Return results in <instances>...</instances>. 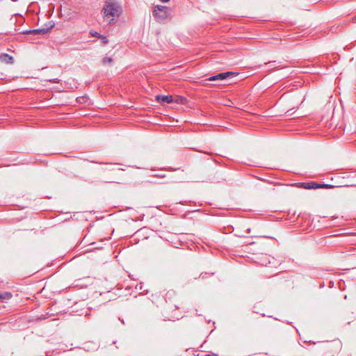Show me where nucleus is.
Here are the masks:
<instances>
[{
	"label": "nucleus",
	"mask_w": 356,
	"mask_h": 356,
	"mask_svg": "<svg viewBox=\"0 0 356 356\" xmlns=\"http://www.w3.org/2000/svg\"><path fill=\"white\" fill-rule=\"evenodd\" d=\"M102 13L104 19L110 24L119 17L122 13V8L118 3L109 0L105 2Z\"/></svg>",
	"instance_id": "1"
},
{
	"label": "nucleus",
	"mask_w": 356,
	"mask_h": 356,
	"mask_svg": "<svg viewBox=\"0 0 356 356\" xmlns=\"http://www.w3.org/2000/svg\"><path fill=\"white\" fill-rule=\"evenodd\" d=\"M170 10L165 6L157 5L154 7L153 15L155 19L159 22H163L170 17Z\"/></svg>",
	"instance_id": "2"
},
{
	"label": "nucleus",
	"mask_w": 356,
	"mask_h": 356,
	"mask_svg": "<svg viewBox=\"0 0 356 356\" xmlns=\"http://www.w3.org/2000/svg\"><path fill=\"white\" fill-rule=\"evenodd\" d=\"M234 73L231 72L220 73L217 75L211 76L209 78V81L223 80Z\"/></svg>",
	"instance_id": "3"
},
{
	"label": "nucleus",
	"mask_w": 356,
	"mask_h": 356,
	"mask_svg": "<svg viewBox=\"0 0 356 356\" xmlns=\"http://www.w3.org/2000/svg\"><path fill=\"white\" fill-rule=\"evenodd\" d=\"M156 99L159 102L168 104L172 103L174 101L173 97L171 95H157Z\"/></svg>",
	"instance_id": "4"
},
{
	"label": "nucleus",
	"mask_w": 356,
	"mask_h": 356,
	"mask_svg": "<svg viewBox=\"0 0 356 356\" xmlns=\"http://www.w3.org/2000/svg\"><path fill=\"white\" fill-rule=\"evenodd\" d=\"M301 185L304 188L306 189H316V188H320V184H317L315 182H307V183H302Z\"/></svg>",
	"instance_id": "5"
},
{
	"label": "nucleus",
	"mask_w": 356,
	"mask_h": 356,
	"mask_svg": "<svg viewBox=\"0 0 356 356\" xmlns=\"http://www.w3.org/2000/svg\"><path fill=\"white\" fill-rule=\"evenodd\" d=\"M0 60L5 63H13V56L8 55V54H3L0 55Z\"/></svg>",
	"instance_id": "6"
},
{
	"label": "nucleus",
	"mask_w": 356,
	"mask_h": 356,
	"mask_svg": "<svg viewBox=\"0 0 356 356\" xmlns=\"http://www.w3.org/2000/svg\"><path fill=\"white\" fill-rule=\"evenodd\" d=\"M49 29H38L26 31L29 34H44L49 31Z\"/></svg>",
	"instance_id": "7"
},
{
	"label": "nucleus",
	"mask_w": 356,
	"mask_h": 356,
	"mask_svg": "<svg viewBox=\"0 0 356 356\" xmlns=\"http://www.w3.org/2000/svg\"><path fill=\"white\" fill-rule=\"evenodd\" d=\"M12 293L10 292H4L0 293V300L2 301H6L10 300L12 298Z\"/></svg>",
	"instance_id": "8"
},
{
	"label": "nucleus",
	"mask_w": 356,
	"mask_h": 356,
	"mask_svg": "<svg viewBox=\"0 0 356 356\" xmlns=\"http://www.w3.org/2000/svg\"><path fill=\"white\" fill-rule=\"evenodd\" d=\"M112 61H113V59L111 57H104L102 59V63L104 64L111 63H112Z\"/></svg>",
	"instance_id": "9"
},
{
	"label": "nucleus",
	"mask_w": 356,
	"mask_h": 356,
	"mask_svg": "<svg viewBox=\"0 0 356 356\" xmlns=\"http://www.w3.org/2000/svg\"><path fill=\"white\" fill-rule=\"evenodd\" d=\"M334 188V186L331 185V184H321V186H320V188Z\"/></svg>",
	"instance_id": "10"
},
{
	"label": "nucleus",
	"mask_w": 356,
	"mask_h": 356,
	"mask_svg": "<svg viewBox=\"0 0 356 356\" xmlns=\"http://www.w3.org/2000/svg\"><path fill=\"white\" fill-rule=\"evenodd\" d=\"M90 35H91L92 36H93V37H97V38H102V35H100V34H99L98 32H97V31H91L90 32Z\"/></svg>",
	"instance_id": "11"
},
{
	"label": "nucleus",
	"mask_w": 356,
	"mask_h": 356,
	"mask_svg": "<svg viewBox=\"0 0 356 356\" xmlns=\"http://www.w3.org/2000/svg\"><path fill=\"white\" fill-rule=\"evenodd\" d=\"M186 99L184 97H179V100H176L177 102H181V104H184L186 102Z\"/></svg>",
	"instance_id": "12"
},
{
	"label": "nucleus",
	"mask_w": 356,
	"mask_h": 356,
	"mask_svg": "<svg viewBox=\"0 0 356 356\" xmlns=\"http://www.w3.org/2000/svg\"><path fill=\"white\" fill-rule=\"evenodd\" d=\"M102 40V42L104 43V44H106L108 43V40L106 37L102 35V38H100Z\"/></svg>",
	"instance_id": "13"
},
{
	"label": "nucleus",
	"mask_w": 356,
	"mask_h": 356,
	"mask_svg": "<svg viewBox=\"0 0 356 356\" xmlns=\"http://www.w3.org/2000/svg\"><path fill=\"white\" fill-rule=\"evenodd\" d=\"M206 356H218V355L216 353H210V354H207Z\"/></svg>",
	"instance_id": "14"
},
{
	"label": "nucleus",
	"mask_w": 356,
	"mask_h": 356,
	"mask_svg": "<svg viewBox=\"0 0 356 356\" xmlns=\"http://www.w3.org/2000/svg\"><path fill=\"white\" fill-rule=\"evenodd\" d=\"M155 176L159 177H165V175L163 174H158V175H156Z\"/></svg>",
	"instance_id": "15"
},
{
	"label": "nucleus",
	"mask_w": 356,
	"mask_h": 356,
	"mask_svg": "<svg viewBox=\"0 0 356 356\" xmlns=\"http://www.w3.org/2000/svg\"><path fill=\"white\" fill-rule=\"evenodd\" d=\"M53 83H58V80L57 79H53L51 81Z\"/></svg>",
	"instance_id": "16"
},
{
	"label": "nucleus",
	"mask_w": 356,
	"mask_h": 356,
	"mask_svg": "<svg viewBox=\"0 0 356 356\" xmlns=\"http://www.w3.org/2000/svg\"><path fill=\"white\" fill-rule=\"evenodd\" d=\"M161 2L163 3H167L170 0H160Z\"/></svg>",
	"instance_id": "17"
},
{
	"label": "nucleus",
	"mask_w": 356,
	"mask_h": 356,
	"mask_svg": "<svg viewBox=\"0 0 356 356\" xmlns=\"http://www.w3.org/2000/svg\"><path fill=\"white\" fill-rule=\"evenodd\" d=\"M350 185H351V186H353V185H356V182H355V183H352V184H350Z\"/></svg>",
	"instance_id": "18"
},
{
	"label": "nucleus",
	"mask_w": 356,
	"mask_h": 356,
	"mask_svg": "<svg viewBox=\"0 0 356 356\" xmlns=\"http://www.w3.org/2000/svg\"><path fill=\"white\" fill-rule=\"evenodd\" d=\"M13 1H17V0H13Z\"/></svg>",
	"instance_id": "19"
},
{
	"label": "nucleus",
	"mask_w": 356,
	"mask_h": 356,
	"mask_svg": "<svg viewBox=\"0 0 356 356\" xmlns=\"http://www.w3.org/2000/svg\"><path fill=\"white\" fill-rule=\"evenodd\" d=\"M355 177H356V175H355Z\"/></svg>",
	"instance_id": "20"
}]
</instances>
